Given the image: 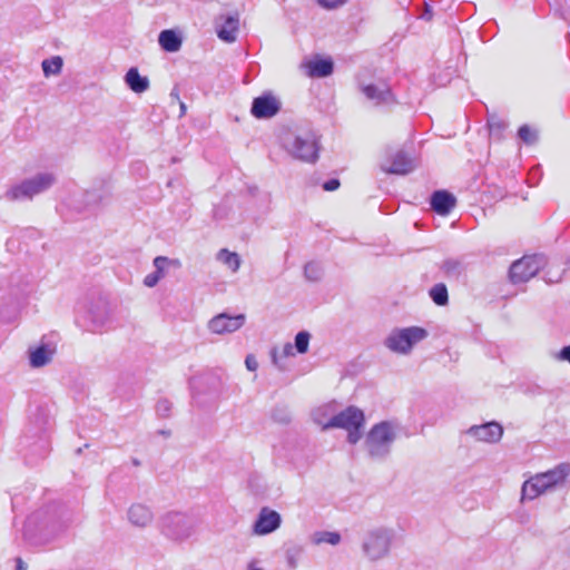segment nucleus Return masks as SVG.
Listing matches in <instances>:
<instances>
[{
  "mask_svg": "<svg viewBox=\"0 0 570 570\" xmlns=\"http://www.w3.org/2000/svg\"><path fill=\"white\" fill-rule=\"evenodd\" d=\"M395 540V530L386 525L368 528L362 535L361 553L370 563L387 559Z\"/></svg>",
  "mask_w": 570,
  "mask_h": 570,
  "instance_id": "nucleus-1",
  "label": "nucleus"
},
{
  "mask_svg": "<svg viewBox=\"0 0 570 570\" xmlns=\"http://www.w3.org/2000/svg\"><path fill=\"white\" fill-rule=\"evenodd\" d=\"M569 475V463H560L547 472L537 473L522 484L521 501L534 500L544 493L564 487Z\"/></svg>",
  "mask_w": 570,
  "mask_h": 570,
  "instance_id": "nucleus-2",
  "label": "nucleus"
},
{
  "mask_svg": "<svg viewBox=\"0 0 570 570\" xmlns=\"http://www.w3.org/2000/svg\"><path fill=\"white\" fill-rule=\"evenodd\" d=\"M399 425L391 421L374 424L367 432L364 449L372 460H384L389 456L392 445L397 439Z\"/></svg>",
  "mask_w": 570,
  "mask_h": 570,
  "instance_id": "nucleus-3",
  "label": "nucleus"
},
{
  "mask_svg": "<svg viewBox=\"0 0 570 570\" xmlns=\"http://www.w3.org/2000/svg\"><path fill=\"white\" fill-rule=\"evenodd\" d=\"M285 150L295 159L315 163L318 159V138L312 130L291 131L282 139Z\"/></svg>",
  "mask_w": 570,
  "mask_h": 570,
  "instance_id": "nucleus-4",
  "label": "nucleus"
},
{
  "mask_svg": "<svg viewBox=\"0 0 570 570\" xmlns=\"http://www.w3.org/2000/svg\"><path fill=\"white\" fill-rule=\"evenodd\" d=\"M56 181L57 177L53 173H38L32 177L10 186L4 193V198L9 202L30 200L35 196L50 189Z\"/></svg>",
  "mask_w": 570,
  "mask_h": 570,
  "instance_id": "nucleus-5",
  "label": "nucleus"
},
{
  "mask_svg": "<svg viewBox=\"0 0 570 570\" xmlns=\"http://www.w3.org/2000/svg\"><path fill=\"white\" fill-rule=\"evenodd\" d=\"M196 520L185 513L170 512L163 519V534L176 543H183L196 532Z\"/></svg>",
  "mask_w": 570,
  "mask_h": 570,
  "instance_id": "nucleus-6",
  "label": "nucleus"
},
{
  "mask_svg": "<svg viewBox=\"0 0 570 570\" xmlns=\"http://www.w3.org/2000/svg\"><path fill=\"white\" fill-rule=\"evenodd\" d=\"M365 416L362 410L356 406H348L345 410L335 413L331 419V429H343L347 432V442L356 444L363 436V426Z\"/></svg>",
  "mask_w": 570,
  "mask_h": 570,
  "instance_id": "nucleus-7",
  "label": "nucleus"
},
{
  "mask_svg": "<svg viewBox=\"0 0 570 570\" xmlns=\"http://www.w3.org/2000/svg\"><path fill=\"white\" fill-rule=\"evenodd\" d=\"M426 336V330L420 326L394 328L384 340V345L393 353L407 355Z\"/></svg>",
  "mask_w": 570,
  "mask_h": 570,
  "instance_id": "nucleus-8",
  "label": "nucleus"
},
{
  "mask_svg": "<svg viewBox=\"0 0 570 570\" xmlns=\"http://www.w3.org/2000/svg\"><path fill=\"white\" fill-rule=\"evenodd\" d=\"M543 258L540 256H524L514 262L510 267L512 283H525L535 276L543 266Z\"/></svg>",
  "mask_w": 570,
  "mask_h": 570,
  "instance_id": "nucleus-9",
  "label": "nucleus"
},
{
  "mask_svg": "<svg viewBox=\"0 0 570 570\" xmlns=\"http://www.w3.org/2000/svg\"><path fill=\"white\" fill-rule=\"evenodd\" d=\"M282 102L272 92H265L259 97L254 98L250 112L257 119H269L278 114Z\"/></svg>",
  "mask_w": 570,
  "mask_h": 570,
  "instance_id": "nucleus-10",
  "label": "nucleus"
},
{
  "mask_svg": "<svg viewBox=\"0 0 570 570\" xmlns=\"http://www.w3.org/2000/svg\"><path fill=\"white\" fill-rule=\"evenodd\" d=\"M245 315L238 314L230 316L222 313L214 316L207 324L208 330L218 335L234 333L239 330L245 323Z\"/></svg>",
  "mask_w": 570,
  "mask_h": 570,
  "instance_id": "nucleus-11",
  "label": "nucleus"
},
{
  "mask_svg": "<svg viewBox=\"0 0 570 570\" xmlns=\"http://www.w3.org/2000/svg\"><path fill=\"white\" fill-rule=\"evenodd\" d=\"M298 69L306 77L324 78L333 73L334 65L331 59H322L315 56L313 58H304Z\"/></svg>",
  "mask_w": 570,
  "mask_h": 570,
  "instance_id": "nucleus-12",
  "label": "nucleus"
},
{
  "mask_svg": "<svg viewBox=\"0 0 570 570\" xmlns=\"http://www.w3.org/2000/svg\"><path fill=\"white\" fill-rule=\"evenodd\" d=\"M282 523L281 514L267 507L259 510L257 519L253 525V532L257 535H266L276 531Z\"/></svg>",
  "mask_w": 570,
  "mask_h": 570,
  "instance_id": "nucleus-13",
  "label": "nucleus"
},
{
  "mask_svg": "<svg viewBox=\"0 0 570 570\" xmlns=\"http://www.w3.org/2000/svg\"><path fill=\"white\" fill-rule=\"evenodd\" d=\"M466 434L480 442L497 443L503 435V428L498 422H488L481 425H472Z\"/></svg>",
  "mask_w": 570,
  "mask_h": 570,
  "instance_id": "nucleus-14",
  "label": "nucleus"
},
{
  "mask_svg": "<svg viewBox=\"0 0 570 570\" xmlns=\"http://www.w3.org/2000/svg\"><path fill=\"white\" fill-rule=\"evenodd\" d=\"M128 522L139 529L148 528L154 521L151 509L142 503H132L127 510Z\"/></svg>",
  "mask_w": 570,
  "mask_h": 570,
  "instance_id": "nucleus-15",
  "label": "nucleus"
},
{
  "mask_svg": "<svg viewBox=\"0 0 570 570\" xmlns=\"http://www.w3.org/2000/svg\"><path fill=\"white\" fill-rule=\"evenodd\" d=\"M415 168V161L412 157L403 151H397L392 160L391 166H382V169L387 174L406 175Z\"/></svg>",
  "mask_w": 570,
  "mask_h": 570,
  "instance_id": "nucleus-16",
  "label": "nucleus"
},
{
  "mask_svg": "<svg viewBox=\"0 0 570 570\" xmlns=\"http://www.w3.org/2000/svg\"><path fill=\"white\" fill-rule=\"evenodd\" d=\"M55 347L49 344H41L35 348L29 350V363L33 368L42 367L52 361L55 355Z\"/></svg>",
  "mask_w": 570,
  "mask_h": 570,
  "instance_id": "nucleus-17",
  "label": "nucleus"
},
{
  "mask_svg": "<svg viewBox=\"0 0 570 570\" xmlns=\"http://www.w3.org/2000/svg\"><path fill=\"white\" fill-rule=\"evenodd\" d=\"M455 204V197L446 190H436L431 197V206L439 215H448Z\"/></svg>",
  "mask_w": 570,
  "mask_h": 570,
  "instance_id": "nucleus-18",
  "label": "nucleus"
},
{
  "mask_svg": "<svg viewBox=\"0 0 570 570\" xmlns=\"http://www.w3.org/2000/svg\"><path fill=\"white\" fill-rule=\"evenodd\" d=\"M361 90L375 105L387 102L391 97L390 89L384 85H362Z\"/></svg>",
  "mask_w": 570,
  "mask_h": 570,
  "instance_id": "nucleus-19",
  "label": "nucleus"
},
{
  "mask_svg": "<svg viewBox=\"0 0 570 570\" xmlns=\"http://www.w3.org/2000/svg\"><path fill=\"white\" fill-rule=\"evenodd\" d=\"M335 413L334 404H323L313 410L312 420L315 424L321 426L322 431H327L331 430V426H327V424H330L331 419L335 416Z\"/></svg>",
  "mask_w": 570,
  "mask_h": 570,
  "instance_id": "nucleus-20",
  "label": "nucleus"
},
{
  "mask_svg": "<svg viewBox=\"0 0 570 570\" xmlns=\"http://www.w3.org/2000/svg\"><path fill=\"white\" fill-rule=\"evenodd\" d=\"M125 82L136 94L145 92L150 86L149 79L141 76L135 67L126 72Z\"/></svg>",
  "mask_w": 570,
  "mask_h": 570,
  "instance_id": "nucleus-21",
  "label": "nucleus"
},
{
  "mask_svg": "<svg viewBox=\"0 0 570 570\" xmlns=\"http://www.w3.org/2000/svg\"><path fill=\"white\" fill-rule=\"evenodd\" d=\"M238 17H226L224 23L217 28L218 38L225 42H234L238 31Z\"/></svg>",
  "mask_w": 570,
  "mask_h": 570,
  "instance_id": "nucleus-22",
  "label": "nucleus"
},
{
  "mask_svg": "<svg viewBox=\"0 0 570 570\" xmlns=\"http://www.w3.org/2000/svg\"><path fill=\"white\" fill-rule=\"evenodd\" d=\"M160 47L168 52H176L181 47V39L173 30H164L158 38Z\"/></svg>",
  "mask_w": 570,
  "mask_h": 570,
  "instance_id": "nucleus-23",
  "label": "nucleus"
},
{
  "mask_svg": "<svg viewBox=\"0 0 570 570\" xmlns=\"http://www.w3.org/2000/svg\"><path fill=\"white\" fill-rule=\"evenodd\" d=\"M217 261L227 266L233 273H236L240 267L239 255L226 248H223L217 253Z\"/></svg>",
  "mask_w": 570,
  "mask_h": 570,
  "instance_id": "nucleus-24",
  "label": "nucleus"
},
{
  "mask_svg": "<svg viewBox=\"0 0 570 570\" xmlns=\"http://www.w3.org/2000/svg\"><path fill=\"white\" fill-rule=\"evenodd\" d=\"M153 265L155 267V272L163 278L169 267L180 268L181 263L178 258H168L166 256H157L154 258Z\"/></svg>",
  "mask_w": 570,
  "mask_h": 570,
  "instance_id": "nucleus-25",
  "label": "nucleus"
},
{
  "mask_svg": "<svg viewBox=\"0 0 570 570\" xmlns=\"http://www.w3.org/2000/svg\"><path fill=\"white\" fill-rule=\"evenodd\" d=\"M304 554V548L298 544L291 546L285 551V560L288 569L295 570L298 568L301 559Z\"/></svg>",
  "mask_w": 570,
  "mask_h": 570,
  "instance_id": "nucleus-26",
  "label": "nucleus"
},
{
  "mask_svg": "<svg viewBox=\"0 0 570 570\" xmlns=\"http://www.w3.org/2000/svg\"><path fill=\"white\" fill-rule=\"evenodd\" d=\"M63 66V59L60 56H53L45 59L41 63L43 75L46 77L60 75Z\"/></svg>",
  "mask_w": 570,
  "mask_h": 570,
  "instance_id": "nucleus-27",
  "label": "nucleus"
},
{
  "mask_svg": "<svg viewBox=\"0 0 570 570\" xmlns=\"http://www.w3.org/2000/svg\"><path fill=\"white\" fill-rule=\"evenodd\" d=\"M430 296L436 305H446L449 301L446 286L444 284L434 285L430 291Z\"/></svg>",
  "mask_w": 570,
  "mask_h": 570,
  "instance_id": "nucleus-28",
  "label": "nucleus"
},
{
  "mask_svg": "<svg viewBox=\"0 0 570 570\" xmlns=\"http://www.w3.org/2000/svg\"><path fill=\"white\" fill-rule=\"evenodd\" d=\"M304 276L309 282H318L323 277V267L315 262H309L304 266Z\"/></svg>",
  "mask_w": 570,
  "mask_h": 570,
  "instance_id": "nucleus-29",
  "label": "nucleus"
},
{
  "mask_svg": "<svg viewBox=\"0 0 570 570\" xmlns=\"http://www.w3.org/2000/svg\"><path fill=\"white\" fill-rule=\"evenodd\" d=\"M314 542L320 543H328L331 546H336L341 542V534L338 532L331 531H322L314 534Z\"/></svg>",
  "mask_w": 570,
  "mask_h": 570,
  "instance_id": "nucleus-30",
  "label": "nucleus"
},
{
  "mask_svg": "<svg viewBox=\"0 0 570 570\" xmlns=\"http://www.w3.org/2000/svg\"><path fill=\"white\" fill-rule=\"evenodd\" d=\"M488 126L490 135L500 138L503 130L507 128V122L503 119L497 117L495 115H492L489 117Z\"/></svg>",
  "mask_w": 570,
  "mask_h": 570,
  "instance_id": "nucleus-31",
  "label": "nucleus"
},
{
  "mask_svg": "<svg viewBox=\"0 0 570 570\" xmlns=\"http://www.w3.org/2000/svg\"><path fill=\"white\" fill-rule=\"evenodd\" d=\"M311 334L306 331L298 332L295 336V345L294 347L301 354H304L308 351Z\"/></svg>",
  "mask_w": 570,
  "mask_h": 570,
  "instance_id": "nucleus-32",
  "label": "nucleus"
},
{
  "mask_svg": "<svg viewBox=\"0 0 570 570\" xmlns=\"http://www.w3.org/2000/svg\"><path fill=\"white\" fill-rule=\"evenodd\" d=\"M442 269L450 277H459L462 272V264L456 259H446L442 264Z\"/></svg>",
  "mask_w": 570,
  "mask_h": 570,
  "instance_id": "nucleus-33",
  "label": "nucleus"
},
{
  "mask_svg": "<svg viewBox=\"0 0 570 570\" xmlns=\"http://www.w3.org/2000/svg\"><path fill=\"white\" fill-rule=\"evenodd\" d=\"M272 419L281 424H287L291 422V413L285 406H277L273 410Z\"/></svg>",
  "mask_w": 570,
  "mask_h": 570,
  "instance_id": "nucleus-34",
  "label": "nucleus"
},
{
  "mask_svg": "<svg viewBox=\"0 0 570 570\" xmlns=\"http://www.w3.org/2000/svg\"><path fill=\"white\" fill-rule=\"evenodd\" d=\"M518 135L522 141L528 145H532L537 141L538 135L534 130H532L528 125H523L520 127Z\"/></svg>",
  "mask_w": 570,
  "mask_h": 570,
  "instance_id": "nucleus-35",
  "label": "nucleus"
},
{
  "mask_svg": "<svg viewBox=\"0 0 570 570\" xmlns=\"http://www.w3.org/2000/svg\"><path fill=\"white\" fill-rule=\"evenodd\" d=\"M294 355V346L292 343H286L283 345L281 352L277 348L272 350V360L274 364H277L278 356L288 357Z\"/></svg>",
  "mask_w": 570,
  "mask_h": 570,
  "instance_id": "nucleus-36",
  "label": "nucleus"
},
{
  "mask_svg": "<svg viewBox=\"0 0 570 570\" xmlns=\"http://www.w3.org/2000/svg\"><path fill=\"white\" fill-rule=\"evenodd\" d=\"M72 520L69 515L62 518L59 521H55L51 523L50 528L55 535L63 533L71 524Z\"/></svg>",
  "mask_w": 570,
  "mask_h": 570,
  "instance_id": "nucleus-37",
  "label": "nucleus"
},
{
  "mask_svg": "<svg viewBox=\"0 0 570 570\" xmlns=\"http://www.w3.org/2000/svg\"><path fill=\"white\" fill-rule=\"evenodd\" d=\"M317 4L325 10H337L344 7L348 0H315Z\"/></svg>",
  "mask_w": 570,
  "mask_h": 570,
  "instance_id": "nucleus-38",
  "label": "nucleus"
},
{
  "mask_svg": "<svg viewBox=\"0 0 570 570\" xmlns=\"http://www.w3.org/2000/svg\"><path fill=\"white\" fill-rule=\"evenodd\" d=\"M160 279V276L156 272H154L145 276L144 285L147 287H154L158 284Z\"/></svg>",
  "mask_w": 570,
  "mask_h": 570,
  "instance_id": "nucleus-39",
  "label": "nucleus"
},
{
  "mask_svg": "<svg viewBox=\"0 0 570 570\" xmlns=\"http://www.w3.org/2000/svg\"><path fill=\"white\" fill-rule=\"evenodd\" d=\"M245 366L248 371L255 372L258 368V362L254 355L248 354L245 358Z\"/></svg>",
  "mask_w": 570,
  "mask_h": 570,
  "instance_id": "nucleus-40",
  "label": "nucleus"
},
{
  "mask_svg": "<svg viewBox=\"0 0 570 570\" xmlns=\"http://www.w3.org/2000/svg\"><path fill=\"white\" fill-rule=\"evenodd\" d=\"M556 358L559 361H564V362L570 363V345L561 348L560 352L557 354Z\"/></svg>",
  "mask_w": 570,
  "mask_h": 570,
  "instance_id": "nucleus-41",
  "label": "nucleus"
},
{
  "mask_svg": "<svg viewBox=\"0 0 570 570\" xmlns=\"http://www.w3.org/2000/svg\"><path fill=\"white\" fill-rule=\"evenodd\" d=\"M340 187V181L337 179H330L323 184V188L327 191L336 190Z\"/></svg>",
  "mask_w": 570,
  "mask_h": 570,
  "instance_id": "nucleus-42",
  "label": "nucleus"
},
{
  "mask_svg": "<svg viewBox=\"0 0 570 570\" xmlns=\"http://www.w3.org/2000/svg\"><path fill=\"white\" fill-rule=\"evenodd\" d=\"M169 410V403L167 401L159 402L157 405V411L161 413H166Z\"/></svg>",
  "mask_w": 570,
  "mask_h": 570,
  "instance_id": "nucleus-43",
  "label": "nucleus"
},
{
  "mask_svg": "<svg viewBox=\"0 0 570 570\" xmlns=\"http://www.w3.org/2000/svg\"><path fill=\"white\" fill-rule=\"evenodd\" d=\"M179 109H180V117H181L186 114V110H187L185 102L179 101Z\"/></svg>",
  "mask_w": 570,
  "mask_h": 570,
  "instance_id": "nucleus-44",
  "label": "nucleus"
},
{
  "mask_svg": "<svg viewBox=\"0 0 570 570\" xmlns=\"http://www.w3.org/2000/svg\"><path fill=\"white\" fill-rule=\"evenodd\" d=\"M170 97H171L173 99L177 100V101H180V100H179V95H178V91H177V90H173V91L170 92Z\"/></svg>",
  "mask_w": 570,
  "mask_h": 570,
  "instance_id": "nucleus-45",
  "label": "nucleus"
},
{
  "mask_svg": "<svg viewBox=\"0 0 570 570\" xmlns=\"http://www.w3.org/2000/svg\"><path fill=\"white\" fill-rule=\"evenodd\" d=\"M18 569H19V570H23V569H24V568L22 567V563H19V564H18Z\"/></svg>",
  "mask_w": 570,
  "mask_h": 570,
  "instance_id": "nucleus-46",
  "label": "nucleus"
},
{
  "mask_svg": "<svg viewBox=\"0 0 570 570\" xmlns=\"http://www.w3.org/2000/svg\"><path fill=\"white\" fill-rule=\"evenodd\" d=\"M248 570H263L261 568H249Z\"/></svg>",
  "mask_w": 570,
  "mask_h": 570,
  "instance_id": "nucleus-47",
  "label": "nucleus"
}]
</instances>
